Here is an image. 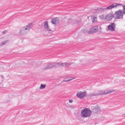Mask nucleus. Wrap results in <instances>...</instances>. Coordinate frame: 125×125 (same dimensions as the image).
<instances>
[{
    "label": "nucleus",
    "instance_id": "obj_1",
    "mask_svg": "<svg viewBox=\"0 0 125 125\" xmlns=\"http://www.w3.org/2000/svg\"><path fill=\"white\" fill-rule=\"evenodd\" d=\"M32 26V24L31 23L24 27L21 28L20 29L19 34L21 35H23L26 34L30 30V29Z\"/></svg>",
    "mask_w": 125,
    "mask_h": 125
},
{
    "label": "nucleus",
    "instance_id": "obj_2",
    "mask_svg": "<svg viewBox=\"0 0 125 125\" xmlns=\"http://www.w3.org/2000/svg\"><path fill=\"white\" fill-rule=\"evenodd\" d=\"M91 113L92 112L90 109L85 108L82 110L81 111V116L83 118L87 117L90 116Z\"/></svg>",
    "mask_w": 125,
    "mask_h": 125
},
{
    "label": "nucleus",
    "instance_id": "obj_3",
    "mask_svg": "<svg viewBox=\"0 0 125 125\" xmlns=\"http://www.w3.org/2000/svg\"><path fill=\"white\" fill-rule=\"evenodd\" d=\"M124 13V11H123V12H122V10H119L118 11H116L115 13V15L116 16V17H115V19H119L121 17L123 19Z\"/></svg>",
    "mask_w": 125,
    "mask_h": 125
},
{
    "label": "nucleus",
    "instance_id": "obj_4",
    "mask_svg": "<svg viewBox=\"0 0 125 125\" xmlns=\"http://www.w3.org/2000/svg\"><path fill=\"white\" fill-rule=\"evenodd\" d=\"M54 63L49 62L45 65V67L43 68V69H51L53 68H55Z\"/></svg>",
    "mask_w": 125,
    "mask_h": 125
},
{
    "label": "nucleus",
    "instance_id": "obj_5",
    "mask_svg": "<svg viewBox=\"0 0 125 125\" xmlns=\"http://www.w3.org/2000/svg\"><path fill=\"white\" fill-rule=\"evenodd\" d=\"M86 92L85 91L83 93L81 92L79 93H77L76 94V96L78 97L81 99H83L86 96Z\"/></svg>",
    "mask_w": 125,
    "mask_h": 125
},
{
    "label": "nucleus",
    "instance_id": "obj_6",
    "mask_svg": "<svg viewBox=\"0 0 125 125\" xmlns=\"http://www.w3.org/2000/svg\"><path fill=\"white\" fill-rule=\"evenodd\" d=\"M98 30V26H95L90 29L89 31V34H92L96 32Z\"/></svg>",
    "mask_w": 125,
    "mask_h": 125
},
{
    "label": "nucleus",
    "instance_id": "obj_7",
    "mask_svg": "<svg viewBox=\"0 0 125 125\" xmlns=\"http://www.w3.org/2000/svg\"><path fill=\"white\" fill-rule=\"evenodd\" d=\"M115 23H112L111 25H109L108 26V30L112 31H115Z\"/></svg>",
    "mask_w": 125,
    "mask_h": 125
},
{
    "label": "nucleus",
    "instance_id": "obj_8",
    "mask_svg": "<svg viewBox=\"0 0 125 125\" xmlns=\"http://www.w3.org/2000/svg\"><path fill=\"white\" fill-rule=\"evenodd\" d=\"M108 9H107V7H105L104 8L98 7L97 9L94 10L96 11L98 13L105 11L107 10Z\"/></svg>",
    "mask_w": 125,
    "mask_h": 125
},
{
    "label": "nucleus",
    "instance_id": "obj_9",
    "mask_svg": "<svg viewBox=\"0 0 125 125\" xmlns=\"http://www.w3.org/2000/svg\"><path fill=\"white\" fill-rule=\"evenodd\" d=\"M51 22L53 24H56L59 22V18L58 17L52 18L51 20Z\"/></svg>",
    "mask_w": 125,
    "mask_h": 125
},
{
    "label": "nucleus",
    "instance_id": "obj_10",
    "mask_svg": "<svg viewBox=\"0 0 125 125\" xmlns=\"http://www.w3.org/2000/svg\"><path fill=\"white\" fill-rule=\"evenodd\" d=\"M114 17V15L112 14H109L107 15L105 17V19L108 21H111Z\"/></svg>",
    "mask_w": 125,
    "mask_h": 125
},
{
    "label": "nucleus",
    "instance_id": "obj_11",
    "mask_svg": "<svg viewBox=\"0 0 125 125\" xmlns=\"http://www.w3.org/2000/svg\"><path fill=\"white\" fill-rule=\"evenodd\" d=\"M55 68H58L59 67H63V63L62 62L55 63Z\"/></svg>",
    "mask_w": 125,
    "mask_h": 125
},
{
    "label": "nucleus",
    "instance_id": "obj_12",
    "mask_svg": "<svg viewBox=\"0 0 125 125\" xmlns=\"http://www.w3.org/2000/svg\"><path fill=\"white\" fill-rule=\"evenodd\" d=\"M92 110V112L94 113L100 112V111L99 108L97 107H94Z\"/></svg>",
    "mask_w": 125,
    "mask_h": 125
},
{
    "label": "nucleus",
    "instance_id": "obj_13",
    "mask_svg": "<svg viewBox=\"0 0 125 125\" xmlns=\"http://www.w3.org/2000/svg\"><path fill=\"white\" fill-rule=\"evenodd\" d=\"M116 5V3H114L113 4L109 6L108 7H107V9H110L113 8H116L117 7Z\"/></svg>",
    "mask_w": 125,
    "mask_h": 125
},
{
    "label": "nucleus",
    "instance_id": "obj_14",
    "mask_svg": "<svg viewBox=\"0 0 125 125\" xmlns=\"http://www.w3.org/2000/svg\"><path fill=\"white\" fill-rule=\"evenodd\" d=\"M114 90L112 91L111 90H109V91H108L107 90H105L103 93H101V94H108L110 93L111 92H114Z\"/></svg>",
    "mask_w": 125,
    "mask_h": 125
},
{
    "label": "nucleus",
    "instance_id": "obj_15",
    "mask_svg": "<svg viewBox=\"0 0 125 125\" xmlns=\"http://www.w3.org/2000/svg\"><path fill=\"white\" fill-rule=\"evenodd\" d=\"M73 63V62L72 63H68L67 62H65L63 63V67H68L70 66Z\"/></svg>",
    "mask_w": 125,
    "mask_h": 125
},
{
    "label": "nucleus",
    "instance_id": "obj_16",
    "mask_svg": "<svg viewBox=\"0 0 125 125\" xmlns=\"http://www.w3.org/2000/svg\"><path fill=\"white\" fill-rule=\"evenodd\" d=\"M100 94H101V92H100L98 93H95L91 94L90 95L91 96H93L98 95Z\"/></svg>",
    "mask_w": 125,
    "mask_h": 125
},
{
    "label": "nucleus",
    "instance_id": "obj_17",
    "mask_svg": "<svg viewBox=\"0 0 125 125\" xmlns=\"http://www.w3.org/2000/svg\"><path fill=\"white\" fill-rule=\"evenodd\" d=\"M9 42L10 40H9L2 41V44H1V45H4L5 44Z\"/></svg>",
    "mask_w": 125,
    "mask_h": 125
},
{
    "label": "nucleus",
    "instance_id": "obj_18",
    "mask_svg": "<svg viewBox=\"0 0 125 125\" xmlns=\"http://www.w3.org/2000/svg\"><path fill=\"white\" fill-rule=\"evenodd\" d=\"M74 78L71 79H69V78H65L63 80V82H66L67 81H69L72 80V79H74Z\"/></svg>",
    "mask_w": 125,
    "mask_h": 125
},
{
    "label": "nucleus",
    "instance_id": "obj_19",
    "mask_svg": "<svg viewBox=\"0 0 125 125\" xmlns=\"http://www.w3.org/2000/svg\"><path fill=\"white\" fill-rule=\"evenodd\" d=\"M96 19L97 18L96 17H94L92 18V22L94 23H95L97 21Z\"/></svg>",
    "mask_w": 125,
    "mask_h": 125
},
{
    "label": "nucleus",
    "instance_id": "obj_20",
    "mask_svg": "<svg viewBox=\"0 0 125 125\" xmlns=\"http://www.w3.org/2000/svg\"><path fill=\"white\" fill-rule=\"evenodd\" d=\"M44 26L45 28L48 26L47 21L45 22L44 24Z\"/></svg>",
    "mask_w": 125,
    "mask_h": 125
},
{
    "label": "nucleus",
    "instance_id": "obj_21",
    "mask_svg": "<svg viewBox=\"0 0 125 125\" xmlns=\"http://www.w3.org/2000/svg\"><path fill=\"white\" fill-rule=\"evenodd\" d=\"M46 86V85L45 84L43 85V84H41V86L40 87V88L41 89H43L45 88Z\"/></svg>",
    "mask_w": 125,
    "mask_h": 125
},
{
    "label": "nucleus",
    "instance_id": "obj_22",
    "mask_svg": "<svg viewBox=\"0 0 125 125\" xmlns=\"http://www.w3.org/2000/svg\"><path fill=\"white\" fill-rule=\"evenodd\" d=\"M45 29L47 31H51V30H50L49 27V26H48V27H47L46 28H45Z\"/></svg>",
    "mask_w": 125,
    "mask_h": 125
},
{
    "label": "nucleus",
    "instance_id": "obj_23",
    "mask_svg": "<svg viewBox=\"0 0 125 125\" xmlns=\"http://www.w3.org/2000/svg\"><path fill=\"white\" fill-rule=\"evenodd\" d=\"M75 107V106L73 105H71L70 106L69 108L72 109H73Z\"/></svg>",
    "mask_w": 125,
    "mask_h": 125
},
{
    "label": "nucleus",
    "instance_id": "obj_24",
    "mask_svg": "<svg viewBox=\"0 0 125 125\" xmlns=\"http://www.w3.org/2000/svg\"><path fill=\"white\" fill-rule=\"evenodd\" d=\"M123 11H124V13H125V5H124L123 6Z\"/></svg>",
    "mask_w": 125,
    "mask_h": 125
},
{
    "label": "nucleus",
    "instance_id": "obj_25",
    "mask_svg": "<svg viewBox=\"0 0 125 125\" xmlns=\"http://www.w3.org/2000/svg\"><path fill=\"white\" fill-rule=\"evenodd\" d=\"M7 32V31L6 30H5L3 31L2 32V33L3 34H5Z\"/></svg>",
    "mask_w": 125,
    "mask_h": 125
},
{
    "label": "nucleus",
    "instance_id": "obj_26",
    "mask_svg": "<svg viewBox=\"0 0 125 125\" xmlns=\"http://www.w3.org/2000/svg\"><path fill=\"white\" fill-rule=\"evenodd\" d=\"M69 103H72L73 102V100L72 99H69Z\"/></svg>",
    "mask_w": 125,
    "mask_h": 125
},
{
    "label": "nucleus",
    "instance_id": "obj_27",
    "mask_svg": "<svg viewBox=\"0 0 125 125\" xmlns=\"http://www.w3.org/2000/svg\"><path fill=\"white\" fill-rule=\"evenodd\" d=\"M116 4H117V7L118 6H122V4H118V3H116Z\"/></svg>",
    "mask_w": 125,
    "mask_h": 125
},
{
    "label": "nucleus",
    "instance_id": "obj_28",
    "mask_svg": "<svg viewBox=\"0 0 125 125\" xmlns=\"http://www.w3.org/2000/svg\"><path fill=\"white\" fill-rule=\"evenodd\" d=\"M33 63H34V65H33V66H36L37 65V64L36 63L34 62ZM34 64H33V65H34Z\"/></svg>",
    "mask_w": 125,
    "mask_h": 125
},
{
    "label": "nucleus",
    "instance_id": "obj_29",
    "mask_svg": "<svg viewBox=\"0 0 125 125\" xmlns=\"http://www.w3.org/2000/svg\"><path fill=\"white\" fill-rule=\"evenodd\" d=\"M71 78H72V79H73V78H74L73 77H71Z\"/></svg>",
    "mask_w": 125,
    "mask_h": 125
},
{
    "label": "nucleus",
    "instance_id": "obj_30",
    "mask_svg": "<svg viewBox=\"0 0 125 125\" xmlns=\"http://www.w3.org/2000/svg\"><path fill=\"white\" fill-rule=\"evenodd\" d=\"M60 84H58V85H57V86H59V85H60Z\"/></svg>",
    "mask_w": 125,
    "mask_h": 125
}]
</instances>
